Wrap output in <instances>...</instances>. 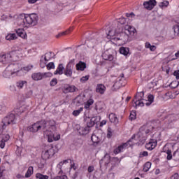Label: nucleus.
<instances>
[{"label":"nucleus","mask_w":179,"mask_h":179,"mask_svg":"<svg viewBox=\"0 0 179 179\" xmlns=\"http://www.w3.org/2000/svg\"><path fill=\"white\" fill-rule=\"evenodd\" d=\"M52 54V52H49L45 54L44 56H42L41 58H43V59H44V61H45V62H48V61H50V59H51V58H52V57H51Z\"/></svg>","instance_id":"nucleus-38"},{"label":"nucleus","mask_w":179,"mask_h":179,"mask_svg":"<svg viewBox=\"0 0 179 179\" xmlns=\"http://www.w3.org/2000/svg\"><path fill=\"white\" fill-rule=\"evenodd\" d=\"M118 23L117 24V28L118 29V24L119 26H121V24H127V18L124 17H121L120 18L118 19Z\"/></svg>","instance_id":"nucleus-35"},{"label":"nucleus","mask_w":179,"mask_h":179,"mask_svg":"<svg viewBox=\"0 0 179 179\" xmlns=\"http://www.w3.org/2000/svg\"><path fill=\"white\" fill-rule=\"evenodd\" d=\"M173 159L175 162H179V148L173 152Z\"/></svg>","instance_id":"nucleus-40"},{"label":"nucleus","mask_w":179,"mask_h":179,"mask_svg":"<svg viewBox=\"0 0 179 179\" xmlns=\"http://www.w3.org/2000/svg\"><path fill=\"white\" fill-rule=\"evenodd\" d=\"M26 85H27V81L26 80H19L16 83L17 89H22Z\"/></svg>","instance_id":"nucleus-30"},{"label":"nucleus","mask_w":179,"mask_h":179,"mask_svg":"<svg viewBox=\"0 0 179 179\" xmlns=\"http://www.w3.org/2000/svg\"><path fill=\"white\" fill-rule=\"evenodd\" d=\"M38 123V127H39V130L40 129H43V131H44V129H45V128H47V127H48V122L45 121V120H41L37 122Z\"/></svg>","instance_id":"nucleus-23"},{"label":"nucleus","mask_w":179,"mask_h":179,"mask_svg":"<svg viewBox=\"0 0 179 179\" xmlns=\"http://www.w3.org/2000/svg\"><path fill=\"white\" fill-rule=\"evenodd\" d=\"M15 114L13 113H10L6 116L0 124V134H2L3 129H6L8 125H10V124H15Z\"/></svg>","instance_id":"nucleus-4"},{"label":"nucleus","mask_w":179,"mask_h":179,"mask_svg":"<svg viewBox=\"0 0 179 179\" xmlns=\"http://www.w3.org/2000/svg\"><path fill=\"white\" fill-rule=\"evenodd\" d=\"M17 54H19V50H13L9 53L0 55V62L6 64V62H9V61H15V58L17 57Z\"/></svg>","instance_id":"nucleus-5"},{"label":"nucleus","mask_w":179,"mask_h":179,"mask_svg":"<svg viewBox=\"0 0 179 179\" xmlns=\"http://www.w3.org/2000/svg\"><path fill=\"white\" fill-rule=\"evenodd\" d=\"M38 0H28L29 3H36Z\"/></svg>","instance_id":"nucleus-63"},{"label":"nucleus","mask_w":179,"mask_h":179,"mask_svg":"<svg viewBox=\"0 0 179 179\" xmlns=\"http://www.w3.org/2000/svg\"><path fill=\"white\" fill-rule=\"evenodd\" d=\"M150 51H155L156 50V46L151 45L150 48Z\"/></svg>","instance_id":"nucleus-62"},{"label":"nucleus","mask_w":179,"mask_h":179,"mask_svg":"<svg viewBox=\"0 0 179 179\" xmlns=\"http://www.w3.org/2000/svg\"><path fill=\"white\" fill-rule=\"evenodd\" d=\"M109 120L110 122H113V124H118V117H117V115L115 113L109 114Z\"/></svg>","instance_id":"nucleus-28"},{"label":"nucleus","mask_w":179,"mask_h":179,"mask_svg":"<svg viewBox=\"0 0 179 179\" xmlns=\"http://www.w3.org/2000/svg\"><path fill=\"white\" fill-rule=\"evenodd\" d=\"M43 132L45 133V135H46V136L48 137V142H49V143L54 142V141H59V139H61L60 134H57L55 136V134H54V132L51 131L47 130L46 131H43Z\"/></svg>","instance_id":"nucleus-7"},{"label":"nucleus","mask_w":179,"mask_h":179,"mask_svg":"<svg viewBox=\"0 0 179 179\" xmlns=\"http://www.w3.org/2000/svg\"><path fill=\"white\" fill-rule=\"evenodd\" d=\"M135 33H136V29L131 25H125L124 31H122V26L117 24V28L108 31L107 38L115 40V41L120 40L122 43H128L135 36Z\"/></svg>","instance_id":"nucleus-1"},{"label":"nucleus","mask_w":179,"mask_h":179,"mask_svg":"<svg viewBox=\"0 0 179 179\" xmlns=\"http://www.w3.org/2000/svg\"><path fill=\"white\" fill-rule=\"evenodd\" d=\"M1 141H4V142H8V141H9V139H10V136H9V134H1Z\"/></svg>","instance_id":"nucleus-43"},{"label":"nucleus","mask_w":179,"mask_h":179,"mask_svg":"<svg viewBox=\"0 0 179 179\" xmlns=\"http://www.w3.org/2000/svg\"><path fill=\"white\" fill-rule=\"evenodd\" d=\"M77 71H85L86 69V63L80 61L76 65Z\"/></svg>","instance_id":"nucleus-24"},{"label":"nucleus","mask_w":179,"mask_h":179,"mask_svg":"<svg viewBox=\"0 0 179 179\" xmlns=\"http://www.w3.org/2000/svg\"><path fill=\"white\" fill-rule=\"evenodd\" d=\"M143 5L147 10H152L157 5V1L156 0H149L148 1H144Z\"/></svg>","instance_id":"nucleus-15"},{"label":"nucleus","mask_w":179,"mask_h":179,"mask_svg":"<svg viewBox=\"0 0 179 179\" xmlns=\"http://www.w3.org/2000/svg\"><path fill=\"white\" fill-rule=\"evenodd\" d=\"M153 101H155V96L152 94H149L148 96V100H144V105L145 104V106H149Z\"/></svg>","instance_id":"nucleus-25"},{"label":"nucleus","mask_w":179,"mask_h":179,"mask_svg":"<svg viewBox=\"0 0 179 179\" xmlns=\"http://www.w3.org/2000/svg\"><path fill=\"white\" fill-rule=\"evenodd\" d=\"M38 22L36 14H20L17 18V24L21 27H31L36 26Z\"/></svg>","instance_id":"nucleus-3"},{"label":"nucleus","mask_w":179,"mask_h":179,"mask_svg":"<svg viewBox=\"0 0 179 179\" xmlns=\"http://www.w3.org/2000/svg\"><path fill=\"white\" fill-rule=\"evenodd\" d=\"M6 141H3L2 140L0 141V148L1 149H3V148H5V143Z\"/></svg>","instance_id":"nucleus-58"},{"label":"nucleus","mask_w":179,"mask_h":179,"mask_svg":"<svg viewBox=\"0 0 179 179\" xmlns=\"http://www.w3.org/2000/svg\"><path fill=\"white\" fill-rule=\"evenodd\" d=\"M89 76H83L80 78V82L81 83H85L86 82H87V80H89Z\"/></svg>","instance_id":"nucleus-52"},{"label":"nucleus","mask_w":179,"mask_h":179,"mask_svg":"<svg viewBox=\"0 0 179 179\" xmlns=\"http://www.w3.org/2000/svg\"><path fill=\"white\" fill-rule=\"evenodd\" d=\"M58 83L57 78H52L50 83V86H55Z\"/></svg>","instance_id":"nucleus-53"},{"label":"nucleus","mask_w":179,"mask_h":179,"mask_svg":"<svg viewBox=\"0 0 179 179\" xmlns=\"http://www.w3.org/2000/svg\"><path fill=\"white\" fill-rule=\"evenodd\" d=\"M34 173V169L33 166H29L28 168L27 171L25 173L26 178H29V177H31V174Z\"/></svg>","instance_id":"nucleus-34"},{"label":"nucleus","mask_w":179,"mask_h":179,"mask_svg":"<svg viewBox=\"0 0 179 179\" xmlns=\"http://www.w3.org/2000/svg\"><path fill=\"white\" fill-rule=\"evenodd\" d=\"M169 1H164L159 3V6L161 9H163L164 8H167L169 6Z\"/></svg>","instance_id":"nucleus-42"},{"label":"nucleus","mask_w":179,"mask_h":179,"mask_svg":"<svg viewBox=\"0 0 179 179\" xmlns=\"http://www.w3.org/2000/svg\"><path fill=\"white\" fill-rule=\"evenodd\" d=\"M83 104V98L82 96H77L76 98V106L79 107V106H82Z\"/></svg>","instance_id":"nucleus-37"},{"label":"nucleus","mask_w":179,"mask_h":179,"mask_svg":"<svg viewBox=\"0 0 179 179\" xmlns=\"http://www.w3.org/2000/svg\"><path fill=\"white\" fill-rule=\"evenodd\" d=\"M126 16L127 17H132V16H135V14H134V13H126Z\"/></svg>","instance_id":"nucleus-60"},{"label":"nucleus","mask_w":179,"mask_h":179,"mask_svg":"<svg viewBox=\"0 0 179 179\" xmlns=\"http://www.w3.org/2000/svg\"><path fill=\"white\" fill-rule=\"evenodd\" d=\"M94 103V100L93 99H88L84 104V108H86V110L90 108V106H92V104Z\"/></svg>","instance_id":"nucleus-29"},{"label":"nucleus","mask_w":179,"mask_h":179,"mask_svg":"<svg viewBox=\"0 0 179 179\" xmlns=\"http://www.w3.org/2000/svg\"><path fill=\"white\" fill-rule=\"evenodd\" d=\"M50 73H33L31 78L34 80H41L43 78H48Z\"/></svg>","instance_id":"nucleus-14"},{"label":"nucleus","mask_w":179,"mask_h":179,"mask_svg":"<svg viewBox=\"0 0 179 179\" xmlns=\"http://www.w3.org/2000/svg\"><path fill=\"white\" fill-rule=\"evenodd\" d=\"M128 146H134V143H131V140H129L127 142L121 144L120 145L117 146L113 150V153L115 155H118V153H121V152H124V149H127Z\"/></svg>","instance_id":"nucleus-8"},{"label":"nucleus","mask_w":179,"mask_h":179,"mask_svg":"<svg viewBox=\"0 0 179 179\" xmlns=\"http://www.w3.org/2000/svg\"><path fill=\"white\" fill-rule=\"evenodd\" d=\"M40 126H38V123L36 122V123L33 124L32 125L28 127L27 131L29 132H38L40 131Z\"/></svg>","instance_id":"nucleus-20"},{"label":"nucleus","mask_w":179,"mask_h":179,"mask_svg":"<svg viewBox=\"0 0 179 179\" xmlns=\"http://www.w3.org/2000/svg\"><path fill=\"white\" fill-rule=\"evenodd\" d=\"M15 33L18 36V37H21V38H26L27 34L24 32V30L22 29H15Z\"/></svg>","instance_id":"nucleus-27"},{"label":"nucleus","mask_w":179,"mask_h":179,"mask_svg":"<svg viewBox=\"0 0 179 179\" xmlns=\"http://www.w3.org/2000/svg\"><path fill=\"white\" fill-rule=\"evenodd\" d=\"M164 152L167 155V160H171V159H173V154L171 153V150H165Z\"/></svg>","instance_id":"nucleus-41"},{"label":"nucleus","mask_w":179,"mask_h":179,"mask_svg":"<svg viewBox=\"0 0 179 179\" xmlns=\"http://www.w3.org/2000/svg\"><path fill=\"white\" fill-rule=\"evenodd\" d=\"M82 111H83V107H80L78 110H73V115H74V117H78Z\"/></svg>","instance_id":"nucleus-44"},{"label":"nucleus","mask_w":179,"mask_h":179,"mask_svg":"<svg viewBox=\"0 0 179 179\" xmlns=\"http://www.w3.org/2000/svg\"><path fill=\"white\" fill-rule=\"evenodd\" d=\"M150 132V130L146 127V126L141 127L139 131L136 134L137 138H142L143 139H146L148 134Z\"/></svg>","instance_id":"nucleus-12"},{"label":"nucleus","mask_w":179,"mask_h":179,"mask_svg":"<svg viewBox=\"0 0 179 179\" xmlns=\"http://www.w3.org/2000/svg\"><path fill=\"white\" fill-rule=\"evenodd\" d=\"M89 131H90V129L87 126L85 127H80L78 132L80 135L83 136L85 135H87V134H89Z\"/></svg>","instance_id":"nucleus-21"},{"label":"nucleus","mask_w":179,"mask_h":179,"mask_svg":"<svg viewBox=\"0 0 179 179\" xmlns=\"http://www.w3.org/2000/svg\"><path fill=\"white\" fill-rule=\"evenodd\" d=\"M47 69H55V64L54 62H50L47 66Z\"/></svg>","instance_id":"nucleus-49"},{"label":"nucleus","mask_w":179,"mask_h":179,"mask_svg":"<svg viewBox=\"0 0 179 179\" xmlns=\"http://www.w3.org/2000/svg\"><path fill=\"white\" fill-rule=\"evenodd\" d=\"M64 64H59L56 71L54 72V75H62L64 73Z\"/></svg>","instance_id":"nucleus-26"},{"label":"nucleus","mask_w":179,"mask_h":179,"mask_svg":"<svg viewBox=\"0 0 179 179\" xmlns=\"http://www.w3.org/2000/svg\"><path fill=\"white\" fill-rule=\"evenodd\" d=\"M102 58L105 61H113L114 59V56L108 52H105L102 54Z\"/></svg>","instance_id":"nucleus-22"},{"label":"nucleus","mask_w":179,"mask_h":179,"mask_svg":"<svg viewBox=\"0 0 179 179\" xmlns=\"http://www.w3.org/2000/svg\"><path fill=\"white\" fill-rule=\"evenodd\" d=\"M120 52L122 54V55L127 56L129 54V48L122 47L120 48Z\"/></svg>","instance_id":"nucleus-32"},{"label":"nucleus","mask_w":179,"mask_h":179,"mask_svg":"<svg viewBox=\"0 0 179 179\" xmlns=\"http://www.w3.org/2000/svg\"><path fill=\"white\" fill-rule=\"evenodd\" d=\"M59 177L60 179H68V176H66V175L59 176Z\"/></svg>","instance_id":"nucleus-64"},{"label":"nucleus","mask_w":179,"mask_h":179,"mask_svg":"<svg viewBox=\"0 0 179 179\" xmlns=\"http://www.w3.org/2000/svg\"><path fill=\"white\" fill-rule=\"evenodd\" d=\"M66 163H68V159H65L63 162H60L59 164H57V169H59V170H61L62 169V166H64V164Z\"/></svg>","instance_id":"nucleus-48"},{"label":"nucleus","mask_w":179,"mask_h":179,"mask_svg":"<svg viewBox=\"0 0 179 179\" xmlns=\"http://www.w3.org/2000/svg\"><path fill=\"white\" fill-rule=\"evenodd\" d=\"M36 178L38 179H48L49 177L47 175H43L41 173H36Z\"/></svg>","instance_id":"nucleus-46"},{"label":"nucleus","mask_w":179,"mask_h":179,"mask_svg":"<svg viewBox=\"0 0 179 179\" xmlns=\"http://www.w3.org/2000/svg\"><path fill=\"white\" fill-rule=\"evenodd\" d=\"M16 38H17L16 34H9L6 36V40H8L9 41L16 40Z\"/></svg>","instance_id":"nucleus-36"},{"label":"nucleus","mask_w":179,"mask_h":179,"mask_svg":"<svg viewBox=\"0 0 179 179\" xmlns=\"http://www.w3.org/2000/svg\"><path fill=\"white\" fill-rule=\"evenodd\" d=\"M53 155H55L54 148L50 147L49 149L42 152L41 157L43 160H48Z\"/></svg>","instance_id":"nucleus-13"},{"label":"nucleus","mask_w":179,"mask_h":179,"mask_svg":"<svg viewBox=\"0 0 179 179\" xmlns=\"http://www.w3.org/2000/svg\"><path fill=\"white\" fill-rule=\"evenodd\" d=\"M173 76H176V80H178L179 79V70H176L173 73Z\"/></svg>","instance_id":"nucleus-55"},{"label":"nucleus","mask_w":179,"mask_h":179,"mask_svg":"<svg viewBox=\"0 0 179 179\" xmlns=\"http://www.w3.org/2000/svg\"><path fill=\"white\" fill-rule=\"evenodd\" d=\"M100 120L99 116H95L92 117L90 121L87 122V127L90 129L92 127H94V124H97L99 122V120Z\"/></svg>","instance_id":"nucleus-18"},{"label":"nucleus","mask_w":179,"mask_h":179,"mask_svg":"<svg viewBox=\"0 0 179 179\" xmlns=\"http://www.w3.org/2000/svg\"><path fill=\"white\" fill-rule=\"evenodd\" d=\"M32 69V65L20 69L19 64H10L3 71V76L7 78H10V76H23L26 72H29V71H31Z\"/></svg>","instance_id":"nucleus-2"},{"label":"nucleus","mask_w":179,"mask_h":179,"mask_svg":"<svg viewBox=\"0 0 179 179\" xmlns=\"http://www.w3.org/2000/svg\"><path fill=\"white\" fill-rule=\"evenodd\" d=\"M72 30H73V28L71 27V28H69L68 30L64 31V32H61L59 33V34H57L56 36L57 38L62 36H66V34H69V33H71V31H72Z\"/></svg>","instance_id":"nucleus-33"},{"label":"nucleus","mask_w":179,"mask_h":179,"mask_svg":"<svg viewBox=\"0 0 179 179\" xmlns=\"http://www.w3.org/2000/svg\"><path fill=\"white\" fill-rule=\"evenodd\" d=\"M74 62H75L74 59L70 61L64 69V73L68 78L72 77V73L73 72V63Z\"/></svg>","instance_id":"nucleus-9"},{"label":"nucleus","mask_w":179,"mask_h":179,"mask_svg":"<svg viewBox=\"0 0 179 179\" xmlns=\"http://www.w3.org/2000/svg\"><path fill=\"white\" fill-rule=\"evenodd\" d=\"M173 29L175 33V36H178L179 35V24H176L173 27Z\"/></svg>","instance_id":"nucleus-47"},{"label":"nucleus","mask_w":179,"mask_h":179,"mask_svg":"<svg viewBox=\"0 0 179 179\" xmlns=\"http://www.w3.org/2000/svg\"><path fill=\"white\" fill-rule=\"evenodd\" d=\"M170 179H179V175L178 173H174L171 176Z\"/></svg>","instance_id":"nucleus-57"},{"label":"nucleus","mask_w":179,"mask_h":179,"mask_svg":"<svg viewBox=\"0 0 179 179\" xmlns=\"http://www.w3.org/2000/svg\"><path fill=\"white\" fill-rule=\"evenodd\" d=\"M106 90H107V87H106L104 85L97 84L96 87V93H99V94H104V93H106Z\"/></svg>","instance_id":"nucleus-19"},{"label":"nucleus","mask_w":179,"mask_h":179,"mask_svg":"<svg viewBox=\"0 0 179 179\" xmlns=\"http://www.w3.org/2000/svg\"><path fill=\"white\" fill-rule=\"evenodd\" d=\"M88 173H93L94 171V166H90L87 169Z\"/></svg>","instance_id":"nucleus-56"},{"label":"nucleus","mask_w":179,"mask_h":179,"mask_svg":"<svg viewBox=\"0 0 179 179\" xmlns=\"http://www.w3.org/2000/svg\"><path fill=\"white\" fill-rule=\"evenodd\" d=\"M156 146H157V141L150 139V141L145 144V149H147V150H153Z\"/></svg>","instance_id":"nucleus-17"},{"label":"nucleus","mask_w":179,"mask_h":179,"mask_svg":"<svg viewBox=\"0 0 179 179\" xmlns=\"http://www.w3.org/2000/svg\"><path fill=\"white\" fill-rule=\"evenodd\" d=\"M14 111L16 114H22V113H23V108L20 107L19 108H15Z\"/></svg>","instance_id":"nucleus-54"},{"label":"nucleus","mask_w":179,"mask_h":179,"mask_svg":"<svg viewBox=\"0 0 179 179\" xmlns=\"http://www.w3.org/2000/svg\"><path fill=\"white\" fill-rule=\"evenodd\" d=\"M148 156H149V152H148V151H143L139 154V157H148Z\"/></svg>","instance_id":"nucleus-50"},{"label":"nucleus","mask_w":179,"mask_h":179,"mask_svg":"<svg viewBox=\"0 0 179 179\" xmlns=\"http://www.w3.org/2000/svg\"><path fill=\"white\" fill-rule=\"evenodd\" d=\"M145 96V92H140L136 94L133 101L136 105V107H143L145 106V99H143Z\"/></svg>","instance_id":"nucleus-6"},{"label":"nucleus","mask_w":179,"mask_h":179,"mask_svg":"<svg viewBox=\"0 0 179 179\" xmlns=\"http://www.w3.org/2000/svg\"><path fill=\"white\" fill-rule=\"evenodd\" d=\"M78 90H79V89H78V87H76V86L71 85L69 84H65L62 88V92L65 94H66L68 93H75V92H78Z\"/></svg>","instance_id":"nucleus-11"},{"label":"nucleus","mask_w":179,"mask_h":179,"mask_svg":"<svg viewBox=\"0 0 179 179\" xmlns=\"http://www.w3.org/2000/svg\"><path fill=\"white\" fill-rule=\"evenodd\" d=\"M107 124V120H102L100 123V127H103Z\"/></svg>","instance_id":"nucleus-59"},{"label":"nucleus","mask_w":179,"mask_h":179,"mask_svg":"<svg viewBox=\"0 0 179 179\" xmlns=\"http://www.w3.org/2000/svg\"><path fill=\"white\" fill-rule=\"evenodd\" d=\"M151 46L152 45L150 44V43L149 42L145 43V48H150Z\"/></svg>","instance_id":"nucleus-61"},{"label":"nucleus","mask_w":179,"mask_h":179,"mask_svg":"<svg viewBox=\"0 0 179 179\" xmlns=\"http://www.w3.org/2000/svg\"><path fill=\"white\" fill-rule=\"evenodd\" d=\"M129 120H130V121H134V120H136V113L135 111H132L130 113Z\"/></svg>","instance_id":"nucleus-45"},{"label":"nucleus","mask_w":179,"mask_h":179,"mask_svg":"<svg viewBox=\"0 0 179 179\" xmlns=\"http://www.w3.org/2000/svg\"><path fill=\"white\" fill-rule=\"evenodd\" d=\"M91 141L94 144L95 143L96 145L100 143V138H99V137L94 134L91 136Z\"/></svg>","instance_id":"nucleus-39"},{"label":"nucleus","mask_w":179,"mask_h":179,"mask_svg":"<svg viewBox=\"0 0 179 179\" xmlns=\"http://www.w3.org/2000/svg\"><path fill=\"white\" fill-rule=\"evenodd\" d=\"M179 116L178 115L176 114H171L168 115L165 117L164 122L166 126L171 125V124H174L177 120H178Z\"/></svg>","instance_id":"nucleus-10"},{"label":"nucleus","mask_w":179,"mask_h":179,"mask_svg":"<svg viewBox=\"0 0 179 179\" xmlns=\"http://www.w3.org/2000/svg\"><path fill=\"white\" fill-rule=\"evenodd\" d=\"M107 138L110 139L113 136V130L111 129L110 127H108L107 129Z\"/></svg>","instance_id":"nucleus-51"},{"label":"nucleus","mask_w":179,"mask_h":179,"mask_svg":"<svg viewBox=\"0 0 179 179\" xmlns=\"http://www.w3.org/2000/svg\"><path fill=\"white\" fill-rule=\"evenodd\" d=\"M151 167H152V163H150V162H148L143 165V171H144V173H148V171L150 170Z\"/></svg>","instance_id":"nucleus-31"},{"label":"nucleus","mask_w":179,"mask_h":179,"mask_svg":"<svg viewBox=\"0 0 179 179\" xmlns=\"http://www.w3.org/2000/svg\"><path fill=\"white\" fill-rule=\"evenodd\" d=\"M110 162H111V156H110V154L106 153L99 161L100 167H101L103 164H104L105 167H107V166L110 164Z\"/></svg>","instance_id":"nucleus-16"}]
</instances>
